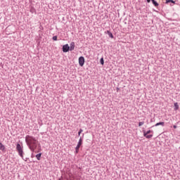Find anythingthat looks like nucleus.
Wrapping results in <instances>:
<instances>
[{"instance_id":"obj_26","label":"nucleus","mask_w":180,"mask_h":180,"mask_svg":"<svg viewBox=\"0 0 180 180\" xmlns=\"http://www.w3.org/2000/svg\"><path fill=\"white\" fill-rule=\"evenodd\" d=\"M75 153H79V150L75 149Z\"/></svg>"},{"instance_id":"obj_24","label":"nucleus","mask_w":180,"mask_h":180,"mask_svg":"<svg viewBox=\"0 0 180 180\" xmlns=\"http://www.w3.org/2000/svg\"><path fill=\"white\" fill-rule=\"evenodd\" d=\"M58 180H63V176H61Z\"/></svg>"},{"instance_id":"obj_28","label":"nucleus","mask_w":180,"mask_h":180,"mask_svg":"<svg viewBox=\"0 0 180 180\" xmlns=\"http://www.w3.org/2000/svg\"><path fill=\"white\" fill-rule=\"evenodd\" d=\"M40 29L41 30V29H43V27L41 26H40Z\"/></svg>"},{"instance_id":"obj_20","label":"nucleus","mask_w":180,"mask_h":180,"mask_svg":"<svg viewBox=\"0 0 180 180\" xmlns=\"http://www.w3.org/2000/svg\"><path fill=\"white\" fill-rule=\"evenodd\" d=\"M80 147H81L80 146L77 145V146H76V148H75V150H79V148H80Z\"/></svg>"},{"instance_id":"obj_7","label":"nucleus","mask_w":180,"mask_h":180,"mask_svg":"<svg viewBox=\"0 0 180 180\" xmlns=\"http://www.w3.org/2000/svg\"><path fill=\"white\" fill-rule=\"evenodd\" d=\"M0 150L3 151V153L6 152V149L4 145L0 142Z\"/></svg>"},{"instance_id":"obj_3","label":"nucleus","mask_w":180,"mask_h":180,"mask_svg":"<svg viewBox=\"0 0 180 180\" xmlns=\"http://www.w3.org/2000/svg\"><path fill=\"white\" fill-rule=\"evenodd\" d=\"M62 50L63 53H68V51H70V46L68 44L65 45H63Z\"/></svg>"},{"instance_id":"obj_22","label":"nucleus","mask_w":180,"mask_h":180,"mask_svg":"<svg viewBox=\"0 0 180 180\" xmlns=\"http://www.w3.org/2000/svg\"><path fill=\"white\" fill-rule=\"evenodd\" d=\"M150 1H153V0H146V1H147L148 4H150Z\"/></svg>"},{"instance_id":"obj_2","label":"nucleus","mask_w":180,"mask_h":180,"mask_svg":"<svg viewBox=\"0 0 180 180\" xmlns=\"http://www.w3.org/2000/svg\"><path fill=\"white\" fill-rule=\"evenodd\" d=\"M16 150H17V152L18 153L19 156H20L22 158L23 150L20 143L16 144Z\"/></svg>"},{"instance_id":"obj_14","label":"nucleus","mask_w":180,"mask_h":180,"mask_svg":"<svg viewBox=\"0 0 180 180\" xmlns=\"http://www.w3.org/2000/svg\"><path fill=\"white\" fill-rule=\"evenodd\" d=\"M30 11L31 13H36V10L34 7H31Z\"/></svg>"},{"instance_id":"obj_15","label":"nucleus","mask_w":180,"mask_h":180,"mask_svg":"<svg viewBox=\"0 0 180 180\" xmlns=\"http://www.w3.org/2000/svg\"><path fill=\"white\" fill-rule=\"evenodd\" d=\"M174 110H177L178 109H179V105H178L177 103H174Z\"/></svg>"},{"instance_id":"obj_21","label":"nucleus","mask_w":180,"mask_h":180,"mask_svg":"<svg viewBox=\"0 0 180 180\" xmlns=\"http://www.w3.org/2000/svg\"><path fill=\"white\" fill-rule=\"evenodd\" d=\"M151 132H153V131H150V130H148L147 131H146V133L148 134H150Z\"/></svg>"},{"instance_id":"obj_19","label":"nucleus","mask_w":180,"mask_h":180,"mask_svg":"<svg viewBox=\"0 0 180 180\" xmlns=\"http://www.w3.org/2000/svg\"><path fill=\"white\" fill-rule=\"evenodd\" d=\"M83 132V129H80L79 132H78V135L80 136V134Z\"/></svg>"},{"instance_id":"obj_23","label":"nucleus","mask_w":180,"mask_h":180,"mask_svg":"<svg viewBox=\"0 0 180 180\" xmlns=\"http://www.w3.org/2000/svg\"><path fill=\"white\" fill-rule=\"evenodd\" d=\"M120 90L119 87H117V91L118 92Z\"/></svg>"},{"instance_id":"obj_13","label":"nucleus","mask_w":180,"mask_h":180,"mask_svg":"<svg viewBox=\"0 0 180 180\" xmlns=\"http://www.w3.org/2000/svg\"><path fill=\"white\" fill-rule=\"evenodd\" d=\"M41 155H42V153H39V154H37V155H35V157H36V158L37 159V160H41Z\"/></svg>"},{"instance_id":"obj_17","label":"nucleus","mask_w":180,"mask_h":180,"mask_svg":"<svg viewBox=\"0 0 180 180\" xmlns=\"http://www.w3.org/2000/svg\"><path fill=\"white\" fill-rule=\"evenodd\" d=\"M143 124H144V122H139V127H141Z\"/></svg>"},{"instance_id":"obj_5","label":"nucleus","mask_w":180,"mask_h":180,"mask_svg":"<svg viewBox=\"0 0 180 180\" xmlns=\"http://www.w3.org/2000/svg\"><path fill=\"white\" fill-rule=\"evenodd\" d=\"M143 132L144 137H146L148 139H150L153 138V134L148 135V134L145 130H143Z\"/></svg>"},{"instance_id":"obj_29","label":"nucleus","mask_w":180,"mask_h":180,"mask_svg":"<svg viewBox=\"0 0 180 180\" xmlns=\"http://www.w3.org/2000/svg\"><path fill=\"white\" fill-rule=\"evenodd\" d=\"M82 136H84V134H82Z\"/></svg>"},{"instance_id":"obj_6","label":"nucleus","mask_w":180,"mask_h":180,"mask_svg":"<svg viewBox=\"0 0 180 180\" xmlns=\"http://www.w3.org/2000/svg\"><path fill=\"white\" fill-rule=\"evenodd\" d=\"M75 49V42L72 41L70 44V51H72Z\"/></svg>"},{"instance_id":"obj_12","label":"nucleus","mask_w":180,"mask_h":180,"mask_svg":"<svg viewBox=\"0 0 180 180\" xmlns=\"http://www.w3.org/2000/svg\"><path fill=\"white\" fill-rule=\"evenodd\" d=\"M169 3H172L173 4H176V1L174 0H166L165 1V4H169Z\"/></svg>"},{"instance_id":"obj_18","label":"nucleus","mask_w":180,"mask_h":180,"mask_svg":"<svg viewBox=\"0 0 180 180\" xmlns=\"http://www.w3.org/2000/svg\"><path fill=\"white\" fill-rule=\"evenodd\" d=\"M53 41H58V36H53Z\"/></svg>"},{"instance_id":"obj_11","label":"nucleus","mask_w":180,"mask_h":180,"mask_svg":"<svg viewBox=\"0 0 180 180\" xmlns=\"http://www.w3.org/2000/svg\"><path fill=\"white\" fill-rule=\"evenodd\" d=\"M82 144H83V139L80 137L79 140V143H77V146H82Z\"/></svg>"},{"instance_id":"obj_16","label":"nucleus","mask_w":180,"mask_h":180,"mask_svg":"<svg viewBox=\"0 0 180 180\" xmlns=\"http://www.w3.org/2000/svg\"><path fill=\"white\" fill-rule=\"evenodd\" d=\"M100 63L101 64V65H104V58H103V57L101 58Z\"/></svg>"},{"instance_id":"obj_9","label":"nucleus","mask_w":180,"mask_h":180,"mask_svg":"<svg viewBox=\"0 0 180 180\" xmlns=\"http://www.w3.org/2000/svg\"><path fill=\"white\" fill-rule=\"evenodd\" d=\"M105 34H107L108 35L109 38L113 39V35H112V32L110 30H107L105 32Z\"/></svg>"},{"instance_id":"obj_4","label":"nucleus","mask_w":180,"mask_h":180,"mask_svg":"<svg viewBox=\"0 0 180 180\" xmlns=\"http://www.w3.org/2000/svg\"><path fill=\"white\" fill-rule=\"evenodd\" d=\"M85 63V58L83 56L79 58V64L80 67H83Z\"/></svg>"},{"instance_id":"obj_25","label":"nucleus","mask_w":180,"mask_h":180,"mask_svg":"<svg viewBox=\"0 0 180 180\" xmlns=\"http://www.w3.org/2000/svg\"><path fill=\"white\" fill-rule=\"evenodd\" d=\"M173 128L176 129L177 128V127L176 125H174V126H173Z\"/></svg>"},{"instance_id":"obj_8","label":"nucleus","mask_w":180,"mask_h":180,"mask_svg":"<svg viewBox=\"0 0 180 180\" xmlns=\"http://www.w3.org/2000/svg\"><path fill=\"white\" fill-rule=\"evenodd\" d=\"M158 126L164 127V126H165V122H159L156 123V124H155L154 126H153V127H158Z\"/></svg>"},{"instance_id":"obj_10","label":"nucleus","mask_w":180,"mask_h":180,"mask_svg":"<svg viewBox=\"0 0 180 180\" xmlns=\"http://www.w3.org/2000/svg\"><path fill=\"white\" fill-rule=\"evenodd\" d=\"M151 1H152V4H153V6H154L155 7H158V6H160V4H158V3L157 2V1H155V0H152Z\"/></svg>"},{"instance_id":"obj_27","label":"nucleus","mask_w":180,"mask_h":180,"mask_svg":"<svg viewBox=\"0 0 180 180\" xmlns=\"http://www.w3.org/2000/svg\"><path fill=\"white\" fill-rule=\"evenodd\" d=\"M150 122H153V119H151Z\"/></svg>"},{"instance_id":"obj_1","label":"nucleus","mask_w":180,"mask_h":180,"mask_svg":"<svg viewBox=\"0 0 180 180\" xmlns=\"http://www.w3.org/2000/svg\"><path fill=\"white\" fill-rule=\"evenodd\" d=\"M37 140L33 136L30 135H27L25 136V143H27V146L30 149L32 152H34V150L37 148V145L36 144Z\"/></svg>"}]
</instances>
